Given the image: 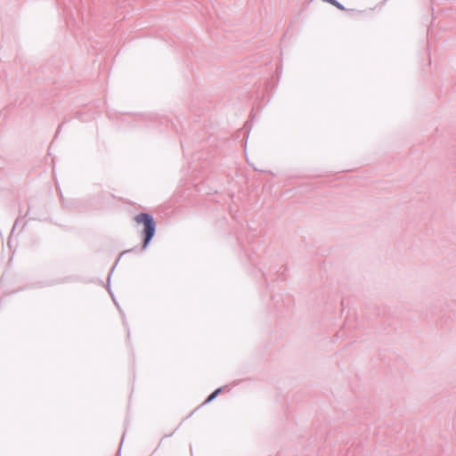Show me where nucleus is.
Wrapping results in <instances>:
<instances>
[{"instance_id":"nucleus-1","label":"nucleus","mask_w":456,"mask_h":456,"mask_svg":"<svg viewBox=\"0 0 456 456\" xmlns=\"http://www.w3.org/2000/svg\"><path fill=\"white\" fill-rule=\"evenodd\" d=\"M134 221L137 224L143 226L140 232L142 240V250L146 249L151 244L156 233L157 224L153 216L147 212H141L134 216Z\"/></svg>"},{"instance_id":"nucleus-2","label":"nucleus","mask_w":456,"mask_h":456,"mask_svg":"<svg viewBox=\"0 0 456 456\" xmlns=\"http://www.w3.org/2000/svg\"><path fill=\"white\" fill-rule=\"evenodd\" d=\"M222 387L216 388L215 391H213L205 400L204 403H209L212 402L222 391Z\"/></svg>"},{"instance_id":"nucleus-3","label":"nucleus","mask_w":456,"mask_h":456,"mask_svg":"<svg viewBox=\"0 0 456 456\" xmlns=\"http://www.w3.org/2000/svg\"><path fill=\"white\" fill-rule=\"evenodd\" d=\"M323 1L334 5L335 7H337L339 10H342V11L346 10L345 6L337 0H323Z\"/></svg>"},{"instance_id":"nucleus-4","label":"nucleus","mask_w":456,"mask_h":456,"mask_svg":"<svg viewBox=\"0 0 456 456\" xmlns=\"http://www.w3.org/2000/svg\"><path fill=\"white\" fill-rule=\"evenodd\" d=\"M134 249H135V248H131V249H127V250L123 251V252L120 254L119 257H120L121 256H123V255H125V254L128 253V252H132V251H134Z\"/></svg>"},{"instance_id":"nucleus-5","label":"nucleus","mask_w":456,"mask_h":456,"mask_svg":"<svg viewBox=\"0 0 456 456\" xmlns=\"http://www.w3.org/2000/svg\"><path fill=\"white\" fill-rule=\"evenodd\" d=\"M61 126H62V124H61V125L58 126L55 136H57V135H58V134L60 133V130H61Z\"/></svg>"},{"instance_id":"nucleus-6","label":"nucleus","mask_w":456,"mask_h":456,"mask_svg":"<svg viewBox=\"0 0 456 456\" xmlns=\"http://www.w3.org/2000/svg\"><path fill=\"white\" fill-rule=\"evenodd\" d=\"M18 224V220L15 221V224H14V226H13V229L15 228L16 224Z\"/></svg>"},{"instance_id":"nucleus-7","label":"nucleus","mask_w":456,"mask_h":456,"mask_svg":"<svg viewBox=\"0 0 456 456\" xmlns=\"http://www.w3.org/2000/svg\"><path fill=\"white\" fill-rule=\"evenodd\" d=\"M110 273H113V269H112V270H110ZM110 274H111V273H110V274H109V278L110 277Z\"/></svg>"}]
</instances>
